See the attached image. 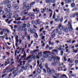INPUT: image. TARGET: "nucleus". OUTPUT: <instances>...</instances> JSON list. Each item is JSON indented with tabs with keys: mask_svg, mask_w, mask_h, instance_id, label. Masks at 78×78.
Masks as SVG:
<instances>
[{
	"mask_svg": "<svg viewBox=\"0 0 78 78\" xmlns=\"http://www.w3.org/2000/svg\"><path fill=\"white\" fill-rule=\"evenodd\" d=\"M50 52H48L47 51H46L43 52V57L45 58H47L48 57V53H49Z\"/></svg>",
	"mask_w": 78,
	"mask_h": 78,
	"instance_id": "1",
	"label": "nucleus"
},
{
	"mask_svg": "<svg viewBox=\"0 0 78 78\" xmlns=\"http://www.w3.org/2000/svg\"><path fill=\"white\" fill-rule=\"evenodd\" d=\"M68 24L69 26H68V29L70 31H72L73 30V28H72V23L68 22Z\"/></svg>",
	"mask_w": 78,
	"mask_h": 78,
	"instance_id": "2",
	"label": "nucleus"
},
{
	"mask_svg": "<svg viewBox=\"0 0 78 78\" xmlns=\"http://www.w3.org/2000/svg\"><path fill=\"white\" fill-rule=\"evenodd\" d=\"M12 7L16 9H18L19 8V6H18V4H13L12 5Z\"/></svg>",
	"mask_w": 78,
	"mask_h": 78,
	"instance_id": "3",
	"label": "nucleus"
},
{
	"mask_svg": "<svg viewBox=\"0 0 78 78\" xmlns=\"http://www.w3.org/2000/svg\"><path fill=\"white\" fill-rule=\"evenodd\" d=\"M34 58V56H33L32 55H30L27 57V58L26 59V61H28L29 59H33Z\"/></svg>",
	"mask_w": 78,
	"mask_h": 78,
	"instance_id": "4",
	"label": "nucleus"
},
{
	"mask_svg": "<svg viewBox=\"0 0 78 78\" xmlns=\"http://www.w3.org/2000/svg\"><path fill=\"white\" fill-rule=\"evenodd\" d=\"M12 74H13L14 75V76H16L17 75V72L16 70H14L12 73Z\"/></svg>",
	"mask_w": 78,
	"mask_h": 78,
	"instance_id": "5",
	"label": "nucleus"
},
{
	"mask_svg": "<svg viewBox=\"0 0 78 78\" xmlns=\"http://www.w3.org/2000/svg\"><path fill=\"white\" fill-rule=\"evenodd\" d=\"M47 72L48 73L49 75L51 74V70L49 68L47 69Z\"/></svg>",
	"mask_w": 78,
	"mask_h": 78,
	"instance_id": "6",
	"label": "nucleus"
},
{
	"mask_svg": "<svg viewBox=\"0 0 78 78\" xmlns=\"http://www.w3.org/2000/svg\"><path fill=\"white\" fill-rule=\"evenodd\" d=\"M58 28H59L60 30H62L63 29V26L61 25V24H60L58 25Z\"/></svg>",
	"mask_w": 78,
	"mask_h": 78,
	"instance_id": "7",
	"label": "nucleus"
},
{
	"mask_svg": "<svg viewBox=\"0 0 78 78\" xmlns=\"http://www.w3.org/2000/svg\"><path fill=\"white\" fill-rule=\"evenodd\" d=\"M73 61H74V60L71 59L70 58L68 60V62H69V63H72L73 62Z\"/></svg>",
	"mask_w": 78,
	"mask_h": 78,
	"instance_id": "8",
	"label": "nucleus"
},
{
	"mask_svg": "<svg viewBox=\"0 0 78 78\" xmlns=\"http://www.w3.org/2000/svg\"><path fill=\"white\" fill-rule=\"evenodd\" d=\"M64 11H66V13H69L70 12V9H69V8H68L67 9H64Z\"/></svg>",
	"mask_w": 78,
	"mask_h": 78,
	"instance_id": "9",
	"label": "nucleus"
},
{
	"mask_svg": "<svg viewBox=\"0 0 78 78\" xmlns=\"http://www.w3.org/2000/svg\"><path fill=\"white\" fill-rule=\"evenodd\" d=\"M33 11L34 12H35V11H36L37 12L39 13L40 12V11L37 8H35V9H33Z\"/></svg>",
	"mask_w": 78,
	"mask_h": 78,
	"instance_id": "10",
	"label": "nucleus"
},
{
	"mask_svg": "<svg viewBox=\"0 0 78 78\" xmlns=\"http://www.w3.org/2000/svg\"><path fill=\"white\" fill-rule=\"evenodd\" d=\"M28 15H29V16H31V17H34V13L32 12H30L28 14Z\"/></svg>",
	"mask_w": 78,
	"mask_h": 78,
	"instance_id": "11",
	"label": "nucleus"
},
{
	"mask_svg": "<svg viewBox=\"0 0 78 78\" xmlns=\"http://www.w3.org/2000/svg\"><path fill=\"white\" fill-rule=\"evenodd\" d=\"M4 12V11H2V8L0 7V14H3Z\"/></svg>",
	"mask_w": 78,
	"mask_h": 78,
	"instance_id": "12",
	"label": "nucleus"
},
{
	"mask_svg": "<svg viewBox=\"0 0 78 78\" xmlns=\"http://www.w3.org/2000/svg\"><path fill=\"white\" fill-rule=\"evenodd\" d=\"M27 24L24 23L23 24V26H22L21 27L22 29V30H23V28H26L27 27Z\"/></svg>",
	"mask_w": 78,
	"mask_h": 78,
	"instance_id": "13",
	"label": "nucleus"
},
{
	"mask_svg": "<svg viewBox=\"0 0 78 78\" xmlns=\"http://www.w3.org/2000/svg\"><path fill=\"white\" fill-rule=\"evenodd\" d=\"M51 37L52 38H54L55 37V34L54 33H52L51 34Z\"/></svg>",
	"mask_w": 78,
	"mask_h": 78,
	"instance_id": "14",
	"label": "nucleus"
},
{
	"mask_svg": "<svg viewBox=\"0 0 78 78\" xmlns=\"http://www.w3.org/2000/svg\"><path fill=\"white\" fill-rule=\"evenodd\" d=\"M63 31L65 33H67L68 32V29L67 27H65L63 29Z\"/></svg>",
	"mask_w": 78,
	"mask_h": 78,
	"instance_id": "15",
	"label": "nucleus"
},
{
	"mask_svg": "<svg viewBox=\"0 0 78 78\" xmlns=\"http://www.w3.org/2000/svg\"><path fill=\"white\" fill-rule=\"evenodd\" d=\"M38 53L39 56H40V57H42V52L40 51Z\"/></svg>",
	"mask_w": 78,
	"mask_h": 78,
	"instance_id": "16",
	"label": "nucleus"
},
{
	"mask_svg": "<svg viewBox=\"0 0 78 78\" xmlns=\"http://www.w3.org/2000/svg\"><path fill=\"white\" fill-rule=\"evenodd\" d=\"M64 1L66 2V3H71L72 2V0H64Z\"/></svg>",
	"mask_w": 78,
	"mask_h": 78,
	"instance_id": "17",
	"label": "nucleus"
},
{
	"mask_svg": "<svg viewBox=\"0 0 78 78\" xmlns=\"http://www.w3.org/2000/svg\"><path fill=\"white\" fill-rule=\"evenodd\" d=\"M30 32V33L33 34V33H35L36 32V30H35V29H33L31 30Z\"/></svg>",
	"mask_w": 78,
	"mask_h": 78,
	"instance_id": "18",
	"label": "nucleus"
},
{
	"mask_svg": "<svg viewBox=\"0 0 78 78\" xmlns=\"http://www.w3.org/2000/svg\"><path fill=\"white\" fill-rule=\"evenodd\" d=\"M27 56V54L25 53V52H24V53L23 54V55L21 56L22 58H24Z\"/></svg>",
	"mask_w": 78,
	"mask_h": 78,
	"instance_id": "19",
	"label": "nucleus"
},
{
	"mask_svg": "<svg viewBox=\"0 0 78 78\" xmlns=\"http://www.w3.org/2000/svg\"><path fill=\"white\" fill-rule=\"evenodd\" d=\"M37 72L39 74H40V73H41V70L39 68H38L37 69Z\"/></svg>",
	"mask_w": 78,
	"mask_h": 78,
	"instance_id": "20",
	"label": "nucleus"
},
{
	"mask_svg": "<svg viewBox=\"0 0 78 78\" xmlns=\"http://www.w3.org/2000/svg\"><path fill=\"white\" fill-rule=\"evenodd\" d=\"M35 76H36V75H34V74H31V75H29L28 76V77H35Z\"/></svg>",
	"mask_w": 78,
	"mask_h": 78,
	"instance_id": "21",
	"label": "nucleus"
},
{
	"mask_svg": "<svg viewBox=\"0 0 78 78\" xmlns=\"http://www.w3.org/2000/svg\"><path fill=\"white\" fill-rule=\"evenodd\" d=\"M53 61L56 64H57L58 62V60L56 58L53 59Z\"/></svg>",
	"mask_w": 78,
	"mask_h": 78,
	"instance_id": "22",
	"label": "nucleus"
},
{
	"mask_svg": "<svg viewBox=\"0 0 78 78\" xmlns=\"http://www.w3.org/2000/svg\"><path fill=\"white\" fill-rule=\"evenodd\" d=\"M18 38H19V37L18 36H16L15 38L16 41V42H17V43L19 42V40Z\"/></svg>",
	"mask_w": 78,
	"mask_h": 78,
	"instance_id": "23",
	"label": "nucleus"
},
{
	"mask_svg": "<svg viewBox=\"0 0 78 78\" xmlns=\"http://www.w3.org/2000/svg\"><path fill=\"white\" fill-rule=\"evenodd\" d=\"M54 42H51V41H49V45H54Z\"/></svg>",
	"mask_w": 78,
	"mask_h": 78,
	"instance_id": "24",
	"label": "nucleus"
},
{
	"mask_svg": "<svg viewBox=\"0 0 78 78\" xmlns=\"http://www.w3.org/2000/svg\"><path fill=\"white\" fill-rule=\"evenodd\" d=\"M27 41H30V39L31 37H30V36L29 35H27Z\"/></svg>",
	"mask_w": 78,
	"mask_h": 78,
	"instance_id": "25",
	"label": "nucleus"
},
{
	"mask_svg": "<svg viewBox=\"0 0 78 78\" xmlns=\"http://www.w3.org/2000/svg\"><path fill=\"white\" fill-rule=\"evenodd\" d=\"M10 1L8 0L6 1L5 2V5H6V4H8V3H10Z\"/></svg>",
	"mask_w": 78,
	"mask_h": 78,
	"instance_id": "26",
	"label": "nucleus"
},
{
	"mask_svg": "<svg viewBox=\"0 0 78 78\" xmlns=\"http://www.w3.org/2000/svg\"><path fill=\"white\" fill-rule=\"evenodd\" d=\"M39 49H35L34 50V53L37 52H40Z\"/></svg>",
	"mask_w": 78,
	"mask_h": 78,
	"instance_id": "27",
	"label": "nucleus"
},
{
	"mask_svg": "<svg viewBox=\"0 0 78 78\" xmlns=\"http://www.w3.org/2000/svg\"><path fill=\"white\" fill-rule=\"evenodd\" d=\"M46 3H50L51 0H45Z\"/></svg>",
	"mask_w": 78,
	"mask_h": 78,
	"instance_id": "28",
	"label": "nucleus"
},
{
	"mask_svg": "<svg viewBox=\"0 0 78 78\" xmlns=\"http://www.w3.org/2000/svg\"><path fill=\"white\" fill-rule=\"evenodd\" d=\"M37 23V24H40L41 22L40 21V20H36Z\"/></svg>",
	"mask_w": 78,
	"mask_h": 78,
	"instance_id": "29",
	"label": "nucleus"
},
{
	"mask_svg": "<svg viewBox=\"0 0 78 78\" xmlns=\"http://www.w3.org/2000/svg\"><path fill=\"white\" fill-rule=\"evenodd\" d=\"M39 67H40V69H43V66H42V63H41L39 65Z\"/></svg>",
	"mask_w": 78,
	"mask_h": 78,
	"instance_id": "30",
	"label": "nucleus"
},
{
	"mask_svg": "<svg viewBox=\"0 0 78 78\" xmlns=\"http://www.w3.org/2000/svg\"><path fill=\"white\" fill-rule=\"evenodd\" d=\"M23 52L24 53H25V48H23L22 49V51L21 52V54H23Z\"/></svg>",
	"mask_w": 78,
	"mask_h": 78,
	"instance_id": "31",
	"label": "nucleus"
},
{
	"mask_svg": "<svg viewBox=\"0 0 78 78\" xmlns=\"http://www.w3.org/2000/svg\"><path fill=\"white\" fill-rule=\"evenodd\" d=\"M55 76H56L57 77V78H58V77H59L60 76H61V75H60V73H58V74H55Z\"/></svg>",
	"mask_w": 78,
	"mask_h": 78,
	"instance_id": "32",
	"label": "nucleus"
},
{
	"mask_svg": "<svg viewBox=\"0 0 78 78\" xmlns=\"http://www.w3.org/2000/svg\"><path fill=\"white\" fill-rule=\"evenodd\" d=\"M7 6L8 8H9V9H11V5L8 4L7 5Z\"/></svg>",
	"mask_w": 78,
	"mask_h": 78,
	"instance_id": "33",
	"label": "nucleus"
},
{
	"mask_svg": "<svg viewBox=\"0 0 78 78\" xmlns=\"http://www.w3.org/2000/svg\"><path fill=\"white\" fill-rule=\"evenodd\" d=\"M49 53L50 54V56H55V53H51L50 52H49Z\"/></svg>",
	"mask_w": 78,
	"mask_h": 78,
	"instance_id": "34",
	"label": "nucleus"
},
{
	"mask_svg": "<svg viewBox=\"0 0 78 78\" xmlns=\"http://www.w3.org/2000/svg\"><path fill=\"white\" fill-rule=\"evenodd\" d=\"M56 63H55L54 62L52 63L51 64V66H56Z\"/></svg>",
	"mask_w": 78,
	"mask_h": 78,
	"instance_id": "35",
	"label": "nucleus"
},
{
	"mask_svg": "<svg viewBox=\"0 0 78 78\" xmlns=\"http://www.w3.org/2000/svg\"><path fill=\"white\" fill-rule=\"evenodd\" d=\"M35 5V2H31L30 4V6H33V5Z\"/></svg>",
	"mask_w": 78,
	"mask_h": 78,
	"instance_id": "36",
	"label": "nucleus"
},
{
	"mask_svg": "<svg viewBox=\"0 0 78 78\" xmlns=\"http://www.w3.org/2000/svg\"><path fill=\"white\" fill-rule=\"evenodd\" d=\"M75 3H72L71 4V6L72 7H75Z\"/></svg>",
	"mask_w": 78,
	"mask_h": 78,
	"instance_id": "37",
	"label": "nucleus"
},
{
	"mask_svg": "<svg viewBox=\"0 0 78 78\" xmlns=\"http://www.w3.org/2000/svg\"><path fill=\"white\" fill-rule=\"evenodd\" d=\"M24 15L25 14H28V12L27 11V9H25L24 11Z\"/></svg>",
	"mask_w": 78,
	"mask_h": 78,
	"instance_id": "38",
	"label": "nucleus"
},
{
	"mask_svg": "<svg viewBox=\"0 0 78 78\" xmlns=\"http://www.w3.org/2000/svg\"><path fill=\"white\" fill-rule=\"evenodd\" d=\"M22 69L23 70H27V68L26 67H24V66H22L21 67Z\"/></svg>",
	"mask_w": 78,
	"mask_h": 78,
	"instance_id": "39",
	"label": "nucleus"
},
{
	"mask_svg": "<svg viewBox=\"0 0 78 78\" xmlns=\"http://www.w3.org/2000/svg\"><path fill=\"white\" fill-rule=\"evenodd\" d=\"M52 52H58V51L57 49H54L52 51Z\"/></svg>",
	"mask_w": 78,
	"mask_h": 78,
	"instance_id": "40",
	"label": "nucleus"
},
{
	"mask_svg": "<svg viewBox=\"0 0 78 78\" xmlns=\"http://www.w3.org/2000/svg\"><path fill=\"white\" fill-rule=\"evenodd\" d=\"M30 64L27 63V64L26 65V67H27V68H28V67H30Z\"/></svg>",
	"mask_w": 78,
	"mask_h": 78,
	"instance_id": "41",
	"label": "nucleus"
},
{
	"mask_svg": "<svg viewBox=\"0 0 78 78\" xmlns=\"http://www.w3.org/2000/svg\"><path fill=\"white\" fill-rule=\"evenodd\" d=\"M13 20V19H12V20H9L8 22L7 23H8V24H10L11 23L12 21V20Z\"/></svg>",
	"mask_w": 78,
	"mask_h": 78,
	"instance_id": "42",
	"label": "nucleus"
},
{
	"mask_svg": "<svg viewBox=\"0 0 78 78\" xmlns=\"http://www.w3.org/2000/svg\"><path fill=\"white\" fill-rule=\"evenodd\" d=\"M77 49L75 50L74 51H73V53H77V52H78V49Z\"/></svg>",
	"mask_w": 78,
	"mask_h": 78,
	"instance_id": "43",
	"label": "nucleus"
},
{
	"mask_svg": "<svg viewBox=\"0 0 78 78\" xmlns=\"http://www.w3.org/2000/svg\"><path fill=\"white\" fill-rule=\"evenodd\" d=\"M11 76H12V73H10L8 75L7 78H10Z\"/></svg>",
	"mask_w": 78,
	"mask_h": 78,
	"instance_id": "44",
	"label": "nucleus"
},
{
	"mask_svg": "<svg viewBox=\"0 0 78 78\" xmlns=\"http://www.w3.org/2000/svg\"><path fill=\"white\" fill-rule=\"evenodd\" d=\"M31 6H28L27 7V10H29V9H31Z\"/></svg>",
	"mask_w": 78,
	"mask_h": 78,
	"instance_id": "45",
	"label": "nucleus"
},
{
	"mask_svg": "<svg viewBox=\"0 0 78 78\" xmlns=\"http://www.w3.org/2000/svg\"><path fill=\"white\" fill-rule=\"evenodd\" d=\"M15 20H17L18 21L20 20H21V18L20 17L18 18L17 19H15Z\"/></svg>",
	"mask_w": 78,
	"mask_h": 78,
	"instance_id": "46",
	"label": "nucleus"
},
{
	"mask_svg": "<svg viewBox=\"0 0 78 78\" xmlns=\"http://www.w3.org/2000/svg\"><path fill=\"white\" fill-rule=\"evenodd\" d=\"M45 67L47 69H48V64L47 63H46L45 64Z\"/></svg>",
	"mask_w": 78,
	"mask_h": 78,
	"instance_id": "47",
	"label": "nucleus"
},
{
	"mask_svg": "<svg viewBox=\"0 0 78 78\" xmlns=\"http://www.w3.org/2000/svg\"><path fill=\"white\" fill-rule=\"evenodd\" d=\"M21 16H24V15H25V13L24 12V11H23L21 12Z\"/></svg>",
	"mask_w": 78,
	"mask_h": 78,
	"instance_id": "48",
	"label": "nucleus"
},
{
	"mask_svg": "<svg viewBox=\"0 0 78 78\" xmlns=\"http://www.w3.org/2000/svg\"><path fill=\"white\" fill-rule=\"evenodd\" d=\"M25 35H23L21 37V39L22 40H24L25 39Z\"/></svg>",
	"mask_w": 78,
	"mask_h": 78,
	"instance_id": "49",
	"label": "nucleus"
},
{
	"mask_svg": "<svg viewBox=\"0 0 78 78\" xmlns=\"http://www.w3.org/2000/svg\"><path fill=\"white\" fill-rule=\"evenodd\" d=\"M7 18H9V19H11V18H12V17H11L10 16H9L8 15H7Z\"/></svg>",
	"mask_w": 78,
	"mask_h": 78,
	"instance_id": "50",
	"label": "nucleus"
},
{
	"mask_svg": "<svg viewBox=\"0 0 78 78\" xmlns=\"http://www.w3.org/2000/svg\"><path fill=\"white\" fill-rule=\"evenodd\" d=\"M14 14H18L19 13V11H15L14 12Z\"/></svg>",
	"mask_w": 78,
	"mask_h": 78,
	"instance_id": "51",
	"label": "nucleus"
},
{
	"mask_svg": "<svg viewBox=\"0 0 78 78\" xmlns=\"http://www.w3.org/2000/svg\"><path fill=\"white\" fill-rule=\"evenodd\" d=\"M7 56L6 55H4L3 56H2V58L3 59H6V58H7Z\"/></svg>",
	"mask_w": 78,
	"mask_h": 78,
	"instance_id": "52",
	"label": "nucleus"
},
{
	"mask_svg": "<svg viewBox=\"0 0 78 78\" xmlns=\"http://www.w3.org/2000/svg\"><path fill=\"white\" fill-rule=\"evenodd\" d=\"M29 23H30L29 22L27 24V26L28 28H30V24Z\"/></svg>",
	"mask_w": 78,
	"mask_h": 78,
	"instance_id": "53",
	"label": "nucleus"
},
{
	"mask_svg": "<svg viewBox=\"0 0 78 78\" xmlns=\"http://www.w3.org/2000/svg\"><path fill=\"white\" fill-rule=\"evenodd\" d=\"M60 53H61V54H60L61 56H62L64 53V51H61Z\"/></svg>",
	"mask_w": 78,
	"mask_h": 78,
	"instance_id": "54",
	"label": "nucleus"
},
{
	"mask_svg": "<svg viewBox=\"0 0 78 78\" xmlns=\"http://www.w3.org/2000/svg\"><path fill=\"white\" fill-rule=\"evenodd\" d=\"M2 31H3L4 32H6V31H7V29H2Z\"/></svg>",
	"mask_w": 78,
	"mask_h": 78,
	"instance_id": "55",
	"label": "nucleus"
},
{
	"mask_svg": "<svg viewBox=\"0 0 78 78\" xmlns=\"http://www.w3.org/2000/svg\"><path fill=\"white\" fill-rule=\"evenodd\" d=\"M3 33H4V32L3 31H1L0 32V34L2 36L3 34Z\"/></svg>",
	"mask_w": 78,
	"mask_h": 78,
	"instance_id": "56",
	"label": "nucleus"
},
{
	"mask_svg": "<svg viewBox=\"0 0 78 78\" xmlns=\"http://www.w3.org/2000/svg\"><path fill=\"white\" fill-rule=\"evenodd\" d=\"M51 73H55L56 72V71L54 70V69H52L51 70Z\"/></svg>",
	"mask_w": 78,
	"mask_h": 78,
	"instance_id": "57",
	"label": "nucleus"
},
{
	"mask_svg": "<svg viewBox=\"0 0 78 78\" xmlns=\"http://www.w3.org/2000/svg\"><path fill=\"white\" fill-rule=\"evenodd\" d=\"M32 61V60L30 59L27 62L28 63H30V62H31Z\"/></svg>",
	"mask_w": 78,
	"mask_h": 78,
	"instance_id": "58",
	"label": "nucleus"
},
{
	"mask_svg": "<svg viewBox=\"0 0 78 78\" xmlns=\"http://www.w3.org/2000/svg\"><path fill=\"white\" fill-rule=\"evenodd\" d=\"M6 75H7V74L6 73L4 74L3 75H2V78H4V76H5Z\"/></svg>",
	"mask_w": 78,
	"mask_h": 78,
	"instance_id": "59",
	"label": "nucleus"
},
{
	"mask_svg": "<svg viewBox=\"0 0 78 78\" xmlns=\"http://www.w3.org/2000/svg\"><path fill=\"white\" fill-rule=\"evenodd\" d=\"M58 34H60V35L61 34H62V31H61V30L58 31Z\"/></svg>",
	"mask_w": 78,
	"mask_h": 78,
	"instance_id": "60",
	"label": "nucleus"
},
{
	"mask_svg": "<svg viewBox=\"0 0 78 78\" xmlns=\"http://www.w3.org/2000/svg\"><path fill=\"white\" fill-rule=\"evenodd\" d=\"M50 47L49 46H48V45H47L46 47V49H49V48Z\"/></svg>",
	"mask_w": 78,
	"mask_h": 78,
	"instance_id": "61",
	"label": "nucleus"
},
{
	"mask_svg": "<svg viewBox=\"0 0 78 78\" xmlns=\"http://www.w3.org/2000/svg\"><path fill=\"white\" fill-rule=\"evenodd\" d=\"M19 17V15H16L14 16V18H17Z\"/></svg>",
	"mask_w": 78,
	"mask_h": 78,
	"instance_id": "62",
	"label": "nucleus"
},
{
	"mask_svg": "<svg viewBox=\"0 0 78 78\" xmlns=\"http://www.w3.org/2000/svg\"><path fill=\"white\" fill-rule=\"evenodd\" d=\"M52 59H53V58H52V57H50L49 58V61H51V60H52Z\"/></svg>",
	"mask_w": 78,
	"mask_h": 78,
	"instance_id": "63",
	"label": "nucleus"
},
{
	"mask_svg": "<svg viewBox=\"0 0 78 78\" xmlns=\"http://www.w3.org/2000/svg\"><path fill=\"white\" fill-rule=\"evenodd\" d=\"M75 63H76V64H78V60L76 59V60H75Z\"/></svg>",
	"mask_w": 78,
	"mask_h": 78,
	"instance_id": "64",
	"label": "nucleus"
}]
</instances>
